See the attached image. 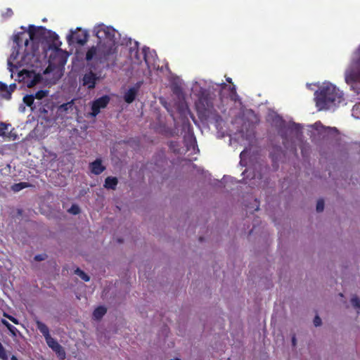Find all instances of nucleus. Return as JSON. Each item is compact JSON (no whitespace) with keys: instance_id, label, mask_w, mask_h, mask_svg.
<instances>
[{"instance_id":"f257e3e1","label":"nucleus","mask_w":360,"mask_h":360,"mask_svg":"<svg viewBox=\"0 0 360 360\" xmlns=\"http://www.w3.org/2000/svg\"><path fill=\"white\" fill-rule=\"evenodd\" d=\"M41 27L30 25L28 30L15 34L12 52L8 58V68L11 77H13L14 69L26 66L37 68L39 60L37 55L39 49L38 33Z\"/></svg>"},{"instance_id":"f03ea898","label":"nucleus","mask_w":360,"mask_h":360,"mask_svg":"<svg viewBox=\"0 0 360 360\" xmlns=\"http://www.w3.org/2000/svg\"><path fill=\"white\" fill-rule=\"evenodd\" d=\"M23 101L39 117L47 122L56 120L53 114L54 103L49 91L40 90L34 95H27L23 98Z\"/></svg>"},{"instance_id":"7ed1b4c3","label":"nucleus","mask_w":360,"mask_h":360,"mask_svg":"<svg viewBox=\"0 0 360 360\" xmlns=\"http://www.w3.org/2000/svg\"><path fill=\"white\" fill-rule=\"evenodd\" d=\"M343 100L342 92L330 82H325L315 92L316 106L319 110H331Z\"/></svg>"},{"instance_id":"20e7f679","label":"nucleus","mask_w":360,"mask_h":360,"mask_svg":"<svg viewBox=\"0 0 360 360\" xmlns=\"http://www.w3.org/2000/svg\"><path fill=\"white\" fill-rule=\"evenodd\" d=\"M94 32L98 39V42L105 44L109 52L116 51L120 34L111 26H106L103 24L94 27Z\"/></svg>"},{"instance_id":"39448f33","label":"nucleus","mask_w":360,"mask_h":360,"mask_svg":"<svg viewBox=\"0 0 360 360\" xmlns=\"http://www.w3.org/2000/svg\"><path fill=\"white\" fill-rule=\"evenodd\" d=\"M68 55L61 49H55L50 55L49 60V66L44 70V74L50 73L53 71L60 72L62 68L65 65Z\"/></svg>"},{"instance_id":"423d86ee","label":"nucleus","mask_w":360,"mask_h":360,"mask_svg":"<svg viewBox=\"0 0 360 360\" xmlns=\"http://www.w3.org/2000/svg\"><path fill=\"white\" fill-rule=\"evenodd\" d=\"M112 54H114V53L109 52L104 44L98 42L96 46L89 48L86 53L85 59L87 61L93 60L101 63Z\"/></svg>"},{"instance_id":"0eeeda50","label":"nucleus","mask_w":360,"mask_h":360,"mask_svg":"<svg viewBox=\"0 0 360 360\" xmlns=\"http://www.w3.org/2000/svg\"><path fill=\"white\" fill-rule=\"evenodd\" d=\"M40 79L39 73L34 69H23L17 74L16 80L25 82L28 87H31L37 84Z\"/></svg>"},{"instance_id":"6e6552de","label":"nucleus","mask_w":360,"mask_h":360,"mask_svg":"<svg viewBox=\"0 0 360 360\" xmlns=\"http://www.w3.org/2000/svg\"><path fill=\"white\" fill-rule=\"evenodd\" d=\"M88 33L86 30L77 28L75 30H71L66 38L70 45L75 43L84 45L88 40Z\"/></svg>"},{"instance_id":"1a4fd4ad","label":"nucleus","mask_w":360,"mask_h":360,"mask_svg":"<svg viewBox=\"0 0 360 360\" xmlns=\"http://www.w3.org/2000/svg\"><path fill=\"white\" fill-rule=\"evenodd\" d=\"M109 101L110 98L108 96H104L95 100L91 103V112L88 114V116L96 117L101 109L107 106Z\"/></svg>"},{"instance_id":"9d476101","label":"nucleus","mask_w":360,"mask_h":360,"mask_svg":"<svg viewBox=\"0 0 360 360\" xmlns=\"http://www.w3.org/2000/svg\"><path fill=\"white\" fill-rule=\"evenodd\" d=\"M46 342L48 346L56 353V354L60 359H64L65 358V352L63 348L62 347L61 345L58 344V342L54 338L50 336L49 338L46 339Z\"/></svg>"},{"instance_id":"9b49d317","label":"nucleus","mask_w":360,"mask_h":360,"mask_svg":"<svg viewBox=\"0 0 360 360\" xmlns=\"http://www.w3.org/2000/svg\"><path fill=\"white\" fill-rule=\"evenodd\" d=\"M98 79V77L96 75V74L90 71L84 75L82 79V86L91 89L95 87L96 81Z\"/></svg>"},{"instance_id":"f8f14e48","label":"nucleus","mask_w":360,"mask_h":360,"mask_svg":"<svg viewBox=\"0 0 360 360\" xmlns=\"http://www.w3.org/2000/svg\"><path fill=\"white\" fill-rule=\"evenodd\" d=\"M254 136L252 130H248L245 135L243 132L240 131L238 134H236L235 138H231L230 141L231 144H233L234 142H238L241 145H245V142L250 143Z\"/></svg>"},{"instance_id":"ddd939ff","label":"nucleus","mask_w":360,"mask_h":360,"mask_svg":"<svg viewBox=\"0 0 360 360\" xmlns=\"http://www.w3.org/2000/svg\"><path fill=\"white\" fill-rule=\"evenodd\" d=\"M139 86V85H137L136 86L131 87L125 92L124 95V99L127 103H131L134 101L137 95Z\"/></svg>"},{"instance_id":"4468645a","label":"nucleus","mask_w":360,"mask_h":360,"mask_svg":"<svg viewBox=\"0 0 360 360\" xmlns=\"http://www.w3.org/2000/svg\"><path fill=\"white\" fill-rule=\"evenodd\" d=\"M74 110L73 101H70L60 105L58 108L59 116H64L68 112H72Z\"/></svg>"},{"instance_id":"2eb2a0df","label":"nucleus","mask_w":360,"mask_h":360,"mask_svg":"<svg viewBox=\"0 0 360 360\" xmlns=\"http://www.w3.org/2000/svg\"><path fill=\"white\" fill-rule=\"evenodd\" d=\"M90 169L93 174L98 175L105 170V167L102 165L101 160H96L91 163Z\"/></svg>"},{"instance_id":"dca6fc26","label":"nucleus","mask_w":360,"mask_h":360,"mask_svg":"<svg viewBox=\"0 0 360 360\" xmlns=\"http://www.w3.org/2000/svg\"><path fill=\"white\" fill-rule=\"evenodd\" d=\"M15 87V84H11L9 86H8L6 84L0 82V90L3 92H5V94H4V97L6 98H10L11 93L13 91Z\"/></svg>"},{"instance_id":"f3484780","label":"nucleus","mask_w":360,"mask_h":360,"mask_svg":"<svg viewBox=\"0 0 360 360\" xmlns=\"http://www.w3.org/2000/svg\"><path fill=\"white\" fill-rule=\"evenodd\" d=\"M35 322L37 329L42 333L45 340L49 338L51 335L47 326L39 320H36Z\"/></svg>"},{"instance_id":"a211bd4d","label":"nucleus","mask_w":360,"mask_h":360,"mask_svg":"<svg viewBox=\"0 0 360 360\" xmlns=\"http://www.w3.org/2000/svg\"><path fill=\"white\" fill-rule=\"evenodd\" d=\"M206 116L207 121L210 123L214 124L216 127H218L220 125L221 119L218 115H216L212 112H209Z\"/></svg>"},{"instance_id":"6ab92c4d","label":"nucleus","mask_w":360,"mask_h":360,"mask_svg":"<svg viewBox=\"0 0 360 360\" xmlns=\"http://www.w3.org/2000/svg\"><path fill=\"white\" fill-rule=\"evenodd\" d=\"M117 184V178L108 176L105 179L104 186L106 188L115 189Z\"/></svg>"},{"instance_id":"aec40b11","label":"nucleus","mask_w":360,"mask_h":360,"mask_svg":"<svg viewBox=\"0 0 360 360\" xmlns=\"http://www.w3.org/2000/svg\"><path fill=\"white\" fill-rule=\"evenodd\" d=\"M352 307L356 310V314L360 312V299L356 295H352L350 299Z\"/></svg>"},{"instance_id":"412c9836","label":"nucleus","mask_w":360,"mask_h":360,"mask_svg":"<svg viewBox=\"0 0 360 360\" xmlns=\"http://www.w3.org/2000/svg\"><path fill=\"white\" fill-rule=\"evenodd\" d=\"M105 313H106V309L105 307H98L94 310V311L93 313V316H94V319H100L104 316V314Z\"/></svg>"},{"instance_id":"4be33fe9","label":"nucleus","mask_w":360,"mask_h":360,"mask_svg":"<svg viewBox=\"0 0 360 360\" xmlns=\"http://www.w3.org/2000/svg\"><path fill=\"white\" fill-rule=\"evenodd\" d=\"M312 127L314 128L316 131H318L319 133H325V132H329L334 129L333 128H325L321 123L320 122H316L314 124L312 125Z\"/></svg>"},{"instance_id":"5701e85b","label":"nucleus","mask_w":360,"mask_h":360,"mask_svg":"<svg viewBox=\"0 0 360 360\" xmlns=\"http://www.w3.org/2000/svg\"><path fill=\"white\" fill-rule=\"evenodd\" d=\"M26 187H27V184L25 182H21L15 184L12 186L11 188L14 192H18Z\"/></svg>"},{"instance_id":"b1692460","label":"nucleus","mask_w":360,"mask_h":360,"mask_svg":"<svg viewBox=\"0 0 360 360\" xmlns=\"http://www.w3.org/2000/svg\"><path fill=\"white\" fill-rule=\"evenodd\" d=\"M274 117L275 119L273 120V123L275 124L276 127L282 128L283 127L285 126V122L281 117H280L277 115H275Z\"/></svg>"},{"instance_id":"393cba45","label":"nucleus","mask_w":360,"mask_h":360,"mask_svg":"<svg viewBox=\"0 0 360 360\" xmlns=\"http://www.w3.org/2000/svg\"><path fill=\"white\" fill-rule=\"evenodd\" d=\"M75 273L84 281H89L90 280L89 276L88 275H86L83 271H82L79 269H77L75 271Z\"/></svg>"},{"instance_id":"a878e982","label":"nucleus","mask_w":360,"mask_h":360,"mask_svg":"<svg viewBox=\"0 0 360 360\" xmlns=\"http://www.w3.org/2000/svg\"><path fill=\"white\" fill-rule=\"evenodd\" d=\"M1 322H2V323H3L5 326H6V328H7L11 331V333L13 335H15V333H16V332L18 331V330H17V328H16L15 326H12V325H11V324H10L7 321H6V320H4V319H3V320L1 321Z\"/></svg>"},{"instance_id":"bb28decb","label":"nucleus","mask_w":360,"mask_h":360,"mask_svg":"<svg viewBox=\"0 0 360 360\" xmlns=\"http://www.w3.org/2000/svg\"><path fill=\"white\" fill-rule=\"evenodd\" d=\"M352 116L356 119H360V103L353 107Z\"/></svg>"},{"instance_id":"cd10ccee","label":"nucleus","mask_w":360,"mask_h":360,"mask_svg":"<svg viewBox=\"0 0 360 360\" xmlns=\"http://www.w3.org/2000/svg\"><path fill=\"white\" fill-rule=\"evenodd\" d=\"M8 130V125L1 122L0 123V136H4Z\"/></svg>"},{"instance_id":"c85d7f7f","label":"nucleus","mask_w":360,"mask_h":360,"mask_svg":"<svg viewBox=\"0 0 360 360\" xmlns=\"http://www.w3.org/2000/svg\"><path fill=\"white\" fill-rule=\"evenodd\" d=\"M79 211H80L79 207L76 205H72V207L68 210V212L73 214H78L79 212Z\"/></svg>"},{"instance_id":"c756f323","label":"nucleus","mask_w":360,"mask_h":360,"mask_svg":"<svg viewBox=\"0 0 360 360\" xmlns=\"http://www.w3.org/2000/svg\"><path fill=\"white\" fill-rule=\"evenodd\" d=\"M324 209V202L322 200H319L316 204L317 212H322Z\"/></svg>"},{"instance_id":"7c9ffc66","label":"nucleus","mask_w":360,"mask_h":360,"mask_svg":"<svg viewBox=\"0 0 360 360\" xmlns=\"http://www.w3.org/2000/svg\"><path fill=\"white\" fill-rule=\"evenodd\" d=\"M322 323L321 319L319 316H316L314 319V324L315 326H320Z\"/></svg>"},{"instance_id":"2f4dec72","label":"nucleus","mask_w":360,"mask_h":360,"mask_svg":"<svg viewBox=\"0 0 360 360\" xmlns=\"http://www.w3.org/2000/svg\"><path fill=\"white\" fill-rule=\"evenodd\" d=\"M246 154H247V150H243L241 153H240V164L243 165V162L245 160V158L246 156Z\"/></svg>"},{"instance_id":"473e14b6","label":"nucleus","mask_w":360,"mask_h":360,"mask_svg":"<svg viewBox=\"0 0 360 360\" xmlns=\"http://www.w3.org/2000/svg\"><path fill=\"white\" fill-rule=\"evenodd\" d=\"M46 255H37L34 257V259L36 261H42L46 259Z\"/></svg>"},{"instance_id":"72a5a7b5","label":"nucleus","mask_w":360,"mask_h":360,"mask_svg":"<svg viewBox=\"0 0 360 360\" xmlns=\"http://www.w3.org/2000/svg\"><path fill=\"white\" fill-rule=\"evenodd\" d=\"M4 316L7 317L10 321H11L13 323L15 324H18V321L14 318L13 316H9V315H7L6 314H4Z\"/></svg>"},{"instance_id":"f704fd0d","label":"nucleus","mask_w":360,"mask_h":360,"mask_svg":"<svg viewBox=\"0 0 360 360\" xmlns=\"http://www.w3.org/2000/svg\"><path fill=\"white\" fill-rule=\"evenodd\" d=\"M148 49H143V53H144V59L146 60V50H148Z\"/></svg>"},{"instance_id":"c9c22d12","label":"nucleus","mask_w":360,"mask_h":360,"mask_svg":"<svg viewBox=\"0 0 360 360\" xmlns=\"http://www.w3.org/2000/svg\"><path fill=\"white\" fill-rule=\"evenodd\" d=\"M218 86H221V88H224V86H226V84H224V83H221V84H218Z\"/></svg>"},{"instance_id":"e433bc0d","label":"nucleus","mask_w":360,"mask_h":360,"mask_svg":"<svg viewBox=\"0 0 360 360\" xmlns=\"http://www.w3.org/2000/svg\"><path fill=\"white\" fill-rule=\"evenodd\" d=\"M292 342L293 345H295L296 344V339L295 337L292 338Z\"/></svg>"},{"instance_id":"4c0bfd02","label":"nucleus","mask_w":360,"mask_h":360,"mask_svg":"<svg viewBox=\"0 0 360 360\" xmlns=\"http://www.w3.org/2000/svg\"><path fill=\"white\" fill-rule=\"evenodd\" d=\"M134 57H136L138 60H139V58H138L137 51L134 52Z\"/></svg>"},{"instance_id":"58836bf2","label":"nucleus","mask_w":360,"mask_h":360,"mask_svg":"<svg viewBox=\"0 0 360 360\" xmlns=\"http://www.w3.org/2000/svg\"><path fill=\"white\" fill-rule=\"evenodd\" d=\"M11 360H18V359H17V357H16V356H13L11 357Z\"/></svg>"},{"instance_id":"ea45409f","label":"nucleus","mask_w":360,"mask_h":360,"mask_svg":"<svg viewBox=\"0 0 360 360\" xmlns=\"http://www.w3.org/2000/svg\"><path fill=\"white\" fill-rule=\"evenodd\" d=\"M227 81L230 82H231V79L228 78Z\"/></svg>"}]
</instances>
